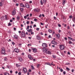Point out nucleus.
Wrapping results in <instances>:
<instances>
[{"mask_svg":"<svg viewBox=\"0 0 75 75\" xmlns=\"http://www.w3.org/2000/svg\"><path fill=\"white\" fill-rule=\"evenodd\" d=\"M47 50H46V49L44 48L43 50V52H44V53L46 52V54H50V55H51V51H48L47 52Z\"/></svg>","mask_w":75,"mask_h":75,"instance_id":"nucleus-1","label":"nucleus"},{"mask_svg":"<svg viewBox=\"0 0 75 75\" xmlns=\"http://www.w3.org/2000/svg\"><path fill=\"white\" fill-rule=\"evenodd\" d=\"M22 71L24 74H26L27 72V69L26 67H23Z\"/></svg>","mask_w":75,"mask_h":75,"instance_id":"nucleus-2","label":"nucleus"},{"mask_svg":"<svg viewBox=\"0 0 75 75\" xmlns=\"http://www.w3.org/2000/svg\"><path fill=\"white\" fill-rule=\"evenodd\" d=\"M29 28H30V26L29 25H28L27 26V28H26V30L28 31V33H31V32H33V30L31 29H30L29 30Z\"/></svg>","mask_w":75,"mask_h":75,"instance_id":"nucleus-3","label":"nucleus"},{"mask_svg":"<svg viewBox=\"0 0 75 75\" xmlns=\"http://www.w3.org/2000/svg\"><path fill=\"white\" fill-rule=\"evenodd\" d=\"M1 18V21H3V20H7V16H2Z\"/></svg>","mask_w":75,"mask_h":75,"instance_id":"nucleus-4","label":"nucleus"},{"mask_svg":"<svg viewBox=\"0 0 75 75\" xmlns=\"http://www.w3.org/2000/svg\"><path fill=\"white\" fill-rule=\"evenodd\" d=\"M25 33H24V32L23 31H22L21 33V37H25Z\"/></svg>","mask_w":75,"mask_h":75,"instance_id":"nucleus-5","label":"nucleus"},{"mask_svg":"<svg viewBox=\"0 0 75 75\" xmlns=\"http://www.w3.org/2000/svg\"><path fill=\"white\" fill-rule=\"evenodd\" d=\"M1 52L2 54H4L5 53V50L4 48L3 47L2 48V50H1Z\"/></svg>","mask_w":75,"mask_h":75,"instance_id":"nucleus-6","label":"nucleus"},{"mask_svg":"<svg viewBox=\"0 0 75 75\" xmlns=\"http://www.w3.org/2000/svg\"><path fill=\"white\" fill-rule=\"evenodd\" d=\"M32 50H33V52L35 53L37 52V50L35 48H33L32 49Z\"/></svg>","mask_w":75,"mask_h":75,"instance_id":"nucleus-7","label":"nucleus"},{"mask_svg":"<svg viewBox=\"0 0 75 75\" xmlns=\"http://www.w3.org/2000/svg\"><path fill=\"white\" fill-rule=\"evenodd\" d=\"M60 48L62 50H63V49H64V46L63 45H60Z\"/></svg>","mask_w":75,"mask_h":75,"instance_id":"nucleus-8","label":"nucleus"},{"mask_svg":"<svg viewBox=\"0 0 75 75\" xmlns=\"http://www.w3.org/2000/svg\"><path fill=\"white\" fill-rule=\"evenodd\" d=\"M13 38L14 39H18V36L17 35H14Z\"/></svg>","mask_w":75,"mask_h":75,"instance_id":"nucleus-9","label":"nucleus"},{"mask_svg":"<svg viewBox=\"0 0 75 75\" xmlns=\"http://www.w3.org/2000/svg\"><path fill=\"white\" fill-rule=\"evenodd\" d=\"M42 45L43 47H44V48H45V47H47V45L46 43H42Z\"/></svg>","mask_w":75,"mask_h":75,"instance_id":"nucleus-10","label":"nucleus"},{"mask_svg":"<svg viewBox=\"0 0 75 75\" xmlns=\"http://www.w3.org/2000/svg\"><path fill=\"white\" fill-rule=\"evenodd\" d=\"M16 11L15 10H13L12 12V16H14L16 14Z\"/></svg>","mask_w":75,"mask_h":75,"instance_id":"nucleus-11","label":"nucleus"},{"mask_svg":"<svg viewBox=\"0 0 75 75\" xmlns=\"http://www.w3.org/2000/svg\"><path fill=\"white\" fill-rule=\"evenodd\" d=\"M14 51L15 52L18 53V52H19V50L17 48H15L14 49Z\"/></svg>","mask_w":75,"mask_h":75,"instance_id":"nucleus-12","label":"nucleus"},{"mask_svg":"<svg viewBox=\"0 0 75 75\" xmlns=\"http://www.w3.org/2000/svg\"><path fill=\"white\" fill-rule=\"evenodd\" d=\"M36 38L37 40H41V38L39 35H37L36 36Z\"/></svg>","mask_w":75,"mask_h":75,"instance_id":"nucleus-13","label":"nucleus"},{"mask_svg":"<svg viewBox=\"0 0 75 75\" xmlns=\"http://www.w3.org/2000/svg\"><path fill=\"white\" fill-rule=\"evenodd\" d=\"M20 6H21L22 7H25V6H24V4H23L22 3H20Z\"/></svg>","mask_w":75,"mask_h":75,"instance_id":"nucleus-14","label":"nucleus"},{"mask_svg":"<svg viewBox=\"0 0 75 75\" xmlns=\"http://www.w3.org/2000/svg\"><path fill=\"white\" fill-rule=\"evenodd\" d=\"M56 35V37H57V38L59 39L60 38V35L59 34H55Z\"/></svg>","mask_w":75,"mask_h":75,"instance_id":"nucleus-15","label":"nucleus"},{"mask_svg":"<svg viewBox=\"0 0 75 75\" xmlns=\"http://www.w3.org/2000/svg\"><path fill=\"white\" fill-rule=\"evenodd\" d=\"M51 43L52 44H57V42H56L54 40H53L52 41Z\"/></svg>","mask_w":75,"mask_h":75,"instance_id":"nucleus-16","label":"nucleus"},{"mask_svg":"<svg viewBox=\"0 0 75 75\" xmlns=\"http://www.w3.org/2000/svg\"><path fill=\"white\" fill-rule=\"evenodd\" d=\"M28 57L30 59L32 60L33 59V57H32V56H31V55H28Z\"/></svg>","mask_w":75,"mask_h":75,"instance_id":"nucleus-17","label":"nucleus"},{"mask_svg":"<svg viewBox=\"0 0 75 75\" xmlns=\"http://www.w3.org/2000/svg\"><path fill=\"white\" fill-rule=\"evenodd\" d=\"M66 3H67V1L66 0H64L63 2L62 3V4L63 5H64Z\"/></svg>","mask_w":75,"mask_h":75,"instance_id":"nucleus-18","label":"nucleus"},{"mask_svg":"<svg viewBox=\"0 0 75 75\" xmlns=\"http://www.w3.org/2000/svg\"><path fill=\"white\" fill-rule=\"evenodd\" d=\"M43 3H44V4H46L47 0H43Z\"/></svg>","mask_w":75,"mask_h":75,"instance_id":"nucleus-19","label":"nucleus"},{"mask_svg":"<svg viewBox=\"0 0 75 75\" xmlns=\"http://www.w3.org/2000/svg\"><path fill=\"white\" fill-rule=\"evenodd\" d=\"M18 59L20 61H23V59L21 57H19Z\"/></svg>","mask_w":75,"mask_h":75,"instance_id":"nucleus-20","label":"nucleus"},{"mask_svg":"<svg viewBox=\"0 0 75 75\" xmlns=\"http://www.w3.org/2000/svg\"><path fill=\"white\" fill-rule=\"evenodd\" d=\"M25 7H26L27 8H29L30 6H29V5H28V4H27L25 5Z\"/></svg>","mask_w":75,"mask_h":75,"instance_id":"nucleus-21","label":"nucleus"},{"mask_svg":"<svg viewBox=\"0 0 75 75\" xmlns=\"http://www.w3.org/2000/svg\"><path fill=\"white\" fill-rule=\"evenodd\" d=\"M34 12H35V11H36V12H38L39 11L38 10V9L37 8H35L34 10Z\"/></svg>","mask_w":75,"mask_h":75,"instance_id":"nucleus-22","label":"nucleus"},{"mask_svg":"<svg viewBox=\"0 0 75 75\" xmlns=\"http://www.w3.org/2000/svg\"><path fill=\"white\" fill-rule=\"evenodd\" d=\"M72 20L73 21H74V23H75V17H73Z\"/></svg>","mask_w":75,"mask_h":75,"instance_id":"nucleus-23","label":"nucleus"},{"mask_svg":"<svg viewBox=\"0 0 75 75\" xmlns=\"http://www.w3.org/2000/svg\"><path fill=\"white\" fill-rule=\"evenodd\" d=\"M21 45H22L21 43H19V44H18V46L19 47H21Z\"/></svg>","mask_w":75,"mask_h":75,"instance_id":"nucleus-24","label":"nucleus"},{"mask_svg":"<svg viewBox=\"0 0 75 75\" xmlns=\"http://www.w3.org/2000/svg\"><path fill=\"white\" fill-rule=\"evenodd\" d=\"M20 10L21 11H24V8H21Z\"/></svg>","mask_w":75,"mask_h":75,"instance_id":"nucleus-25","label":"nucleus"},{"mask_svg":"<svg viewBox=\"0 0 75 75\" xmlns=\"http://www.w3.org/2000/svg\"><path fill=\"white\" fill-rule=\"evenodd\" d=\"M68 43L69 44H73V43L71 41H69L68 42Z\"/></svg>","mask_w":75,"mask_h":75,"instance_id":"nucleus-26","label":"nucleus"},{"mask_svg":"<svg viewBox=\"0 0 75 75\" xmlns=\"http://www.w3.org/2000/svg\"><path fill=\"white\" fill-rule=\"evenodd\" d=\"M4 75H10V74L6 72L4 73Z\"/></svg>","mask_w":75,"mask_h":75,"instance_id":"nucleus-27","label":"nucleus"},{"mask_svg":"<svg viewBox=\"0 0 75 75\" xmlns=\"http://www.w3.org/2000/svg\"><path fill=\"white\" fill-rule=\"evenodd\" d=\"M52 57L54 58H56V56H55V55H53Z\"/></svg>","mask_w":75,"mask_h":75,"instance_id":"nucleus-28","label":"nucleus"},{"mask_svg":"<svg viewBox=\"0 0 75 75\" xmlns=\"http://www.w3.org/2000/svg\"><path fill=\"white\" fill-rule=\"evenodd\" d=\"M40 4L41 5H43V2H42V0L40 1Z\"/></svg>","mask_w":75,"mask_h":75,"instance_id":"nucleus-29","label":"nucleus"},{"mask_svg":"<svg viewBox=\"0 0 75 75\" xmlns=\"http://www.w3.org/2000/svg\"><path fill=\"white\" fill-rule=\"evenodd\" d=\"M69 18L70 19H71V18H72V15H71L70 16H69Z\"/></svg>","mask_w":75,"mask_h":75,"instance_id":"nucleus-30","label":"nucleus"},{"mask_svg":"<svg viewBox=\"0 0 75 75\" xmlns=\"http://www.w3.org/2000/svg\"><path fill=\"white\" fill-rule=\"evenodd\" d=\"M31 67L32 69H35L34 67V66H33V65H32L31 66Z\"/></svg>","mask_w":75,"mask_h":75,"instance_id":"nucleus-31","label":"nucleus"},{"mask_svg":"<svg viewBox=\"0 0 75 75\" xmlns=\"http://www.w3.org/2000/svg\"><path fill=\"white\" fill-rule=\"evenodd\" d=\"M3 5V3L2 2H0V6H2Z\"/></svg>","mask_w":75,"mask_h":75,"instance_id":"nucleus-32","label":"nucleus"},{"mask_svg":"<svg viewBox=\"0 0 75 75\" xmlns=\"http://www.w3.org/2000/svg\"><path fill=\"white\" fill-rule=\"evenodd\" d=\"M40 64H37V68H39V67H40Z\"/></svg>","mask_w":75,"mask_h":75,"instance_id":"nucleus-33","label":"nucleus"},{"mask_svg":"<svg viewBox=\"0 0 75 75\" xmlns=\"http://www.w3.org/2000/svg\"><path fill=\"white\" fill-rule=\"evenodd\" d=\"M48 31L49 33H51V32H52V30L50 29H49Z\"/></svg>","mask_w":75,"mask_h":75,"instance_id":"nucleus-34","label":"nucleus"},{"mask_svg":"<svg viewBox=\"0 0 75 75\" xmlns=\"http://www.w3.org/2000/svg\"><path fill=\"white\" fill-rule=\"evenodd\" d=\"M48 38H52V37H51V35H49L48 36Z\"/></svg>","mask_w":75,"mask_h":75,"instance_id":"nucleus-35","label":"nucleus"},{"mask_svg":"<svg viewBox=\"0 0 75 75\" xmlns=\"http://www.w3.org/2000/svg\"><path fill=\"white\" fill-rule=\"evenodd\" d=\"M58 25L59 27H61V25L59 24H58Z\"/></svg>","mask_w":75,"mask_h":75,"instance_id":"nucleus-36","label":"nucleus"},{"mask_svg":"<svg viewBox=\"0 0 75 75\" xmlns=\"http://www.w3.org/2000/svg\"><path fill=\"white\" fill-rule=\"evenodd\" d=\"M68 38H69V39L70 40H71L72 39V38H71L70 37H68Z\"/></svg>","mask_w":75,"mask_h":75,"instance_id":"nucleus-37","label":"nucleus"},{"mask_svg":"<svg viewBox=\"0 0 75 75\" xmlns=\"http://www.w3.org/2000/svg\"><path fill=\"white\" fill-rule=\"evenodd\" d=\"M17 20H19V19H20V17H19L18 16H17Z\"/></svg>","mask_w":75,"mask_h":75,"instance_id":"nucleus-38","label":"nucleus"},{"mask_svg":"<svg viewBox=\"0 0 75 75\" xmlns=\"http://www.w3.org/2000/svg\"><path fill=\"white\" fill-rule=\"evenodd\" d=\"M71 41H73V42L75 41V39H74L73 38H72L71 39Z\"/></svg>","mask_w":75,"mask_h":75,"instance_id":"nucleus-39","label":"nucleus"},{"mask_svg":"<svg viewBox=\"0 0 75 75\" xmlns=\"http://www.w3.org/2000/svg\"><path fill=\"white\" fill-rule=\"evenodd\" d=\"M20 65H18V64H17L16 65V66L17 67H20Z\"/></svg>","mask_w":75,"mask_h":75,"instance_id":"nucleus-40","label":"nucleus"},{"mask_svg":"<svg viewBox=\"0 0 75 75\" xmlns=\"http://www.w3.org/2000/svg\"><path fill=\"white\" fill-rule=\"evenodd\" d=\"M28 51L29 52H31V50L30 49H29Z\"/></svg>","mask_w":75,"mask_h":75,"instance_id":"nucleus-41","label":"nucleus"},{"mask_svg":"<svg viewBox=\"0 0 75 75\" xmlns=\"http://www.w3.org/2000/svg\"><path fill=\"white\" fill-rule=\"evenodd\" d=\"M66 69H67V71H69V70H70V69H69L68 67L66 68Z\"/></svg>","mask_w":75,"mask_h":75,"instance_id":"nucleus-42","label":"nucleus"},{"mask_svg":"<svg viewBox=\"0 0 75 75\" xmlns=\"http://www.w3.org/2000/svg\"><path fill=\"white\" fill-rule=\"evenodd\" d=\"M7 58H5L4 59V61H7Z\"/></svg>","mask_w":75,"mask_h":75,"instance_id":"nucleus-43","label":"nucleus"},{"mask_svg":"<svg viewBox=\"0 0 75 75\" xmlns=\"http://www.w3.org/2000/svg\"><path fill=\"white\" fill-rule=\"evenodd\" d=\"M64 40H66V41H67V38L64 37Z\"/></svg>","mask_w":75,"mask_h":75,"instance_id":"nucleus-44","label":"nucleus"},{"mask_svg":"<svg viewBox=\"0 0 75 75\" xmlns=\"http://www.w3.org/2000/svg\"><path fill=\"white\" fill-rule=\"evenodd\" d=\"M31 33V35H34V32H32Z\"/></svg>","mask_w":75,"mask_h":75,"instance_id":"nucleus-45","label":"nucleus"},{"mask_svg":"<svg viewBox=\"0 0 75 75\" xmlns=\"http://www.w3.org/2000/svg\"><path fill=\"white\" fill-rule=\"evenodd\" d=\"M40 34L41 35H43V33H42V32H41L40 33Z\"/></svg>","mask_w":75,"mask_h":75,"instance_id":"nucleus-46","label":"nucleus"},{"mask_svg":"<svg viewBox=\"0 0 75 75\" xmlns=\"http://www.w3.org/2000/svg\"><path fill=\"white\" fill-rule=\"evenodd\" d=\"M26 23H27V24H29V23H30V22H29V21H28L26 22Z\"/></svg>","mask_w":75,"mask_h":75,"instance_id":"nucleus-47","label":"nucleus"},{"mask_svg":"<svg viewBox=\"0 0 75 75\" xmlns=\"http://www.w3.org/2000/svg\"><path fill=\"white\" fill-rule=\"evenodd\" d=\"M36 30L37 31H38V30H40V28H36Z\"/></svg>","mask_w":75,"mask_h":75,"instance_id":"nucleus-48","label":"nucleus"},{"mask_svg":"<svg viewBox=\"0 0 75 75\" xmlns=\"http://www.w3.org/2000/svg\"><path fill=\"white\" fill-rule=\"evenodd\" d=\"M18 74L19 75H21V72H19Z\"/></svg>","mask_w":75,"mask_h":75,"instance_id":"nucleus-49","label":"nucleus"},{"mask_svg":"<svg viewBox=\"0 0 75 75\" xmlns=\"http://www.w3.org/2000/svg\"><path fill=\"white\" fill-rule=\"evenodd\" d=\"M60 71H61V72H63V71H64V70L62 69H61Z\"/></svg>","mask_w":75,"mask_h":75,"instance_id":"nucleus-50","label":"nucleus"},{"mask_svg":"<svg viewBox=\"0 0 75 75\" xmlns=\"http://www.w3.org/2000/svg\"><path fill=\"white\" fill-rule=\"evenodd\" d=\"M11 23H8V26H9V25H11Z\"/></svg>","mask_w":75,"mask_h":75,"instance_id":"nucleus-51","label":"nucleus"},{"mask_svg":"<svg viewBox=\"0 0 75 75\" xmlns=\"http://www.w3.org/2000/svg\"><path fill=\"white\" fill-rule=\"evenodd\" d=\"M12 44H13V45H14V44H15V43H14V42H12Z\"/></svg>","mask_w":75,"mask_h":75,"instance_id":"nucleus-52","label":"nucleus"},{"mask_svg":"<svg viewBox=\"0 0 75 75\" xmlns=\"http://www.w3.org/2000/svg\"><path fill=\"white\" fill-rule=\"evenodd\" d=\"M34 21H37V19H34Z\"/></svg>","mask_w":75,"mask_h":75,"instance_id":"nucleus-53","label":"nucleus"},{"mask_svg":"<svg viewBox=\"0 0 75 75\" xmlns=\"http://www.w3.org/2000/svg\"><path fill=\"white\" fill-rule=\"evenodd\" d=\"M24 18H25V19H27V16H24Z\"/></svg>","mask_w":75,"mask_h":75,"instance_id":"nucleus-54","label":"nucleus"},{"mask_svg":"<svg viewBox=\"0 0 75 75\" xmlns=\"http://www.w3.org/2000/svg\"><path fill=\"white\" fill-rule=\"evenodd\" d=\"M10 22L12 23L13 22V20H12V19L10 20Z\"/></svg>","mask_w":75,"mask_h":75,"instance_id":"nucleus-55","label":"nucleus"},{"mask_svg":"<svg viewBox=\"0 0 75 75\" xmlns=\"http://www.w3.org/2000/svg\"><path fill=\"white\" fill-rule=\"evenodd\" d=\"M65 65H69V63H66Z\"/></svg>","mask_w":75,"mask_h":75,"instance_id":"nucleus-56","label":"nucleus"},{"mask_svg":"<svg viewBox=\"0 0 75 75\" xmlns=\"http://www.w3.org/2000/svg\"><path fill=\"white\" fill-rule=\"evenodd\" d=\"M74 69H72L71 70V72H74Z\"/></svg>","mask_w":75,"mask_h":75,"instance_id":"nucleus-57","label":"nucleus"},{"mask_svg":"<svg viewBox=\"0 0 75 75\" xmlns=\"http://www.w3.org/2000/svg\"><path fill=\"white\" fill-rule=\"evenodd\" d=\"M69 26H68L67 27V29H68V30H69Z\"/></svg>","mask_w":75,"mask_h":75,"instance_id":"nucleus-58","label":"nucleus"},{"mask_svg":"<svg viewBox=\"0 0 75 75\" xmlns=\"http://www.w3.org/2000/svg\"><path fill=\"white\" fill-rule=\"evenodd\" d=\"M66 74V72H65V71H63V74Z\"/></svg>","mask_w":75,"mask_h":75,"instance_id":"nucleus-59","label":"nucleus"},{"mask_svg":"<svg viewBox=\"0 0 75 75\" xmlns=\"http://www.w3.org/2000/svg\"><path fill=\"white\" fill-rule=\"evenodd\" d=\"M7 67L8 68L10 69V66H7Z\"/></svg>","mask_w":75,"mask_h":75,"instance_id":"nucleus-60","label":"nucleus"},{"mask_svg":"<svg viewBox=\"0 0 75 75\" xmlns=\"http://www.w3.org/2000/svg\"><path fill=\"white\" fill-rule=\"evenodd\" d=\"M40 24H41V25H44L43 23H40Z\"/></svg>","mask_w":75,"mask_h":75,"instance_id":"nucleus-61","label":"nucleus"},{"mask_svg":"<svg viewBox=\"0 0 75 75\" xmlns=\"http://www.w3.org/2000/svg\"><path fill=\"white\" fill-rule=\"evenodd\" d=\"M29 72H31V69L29 70Z\"/></svg>","mask_w":75,"mask_h":75,"instance_id":"nucleus-62","label":"nucleus"},{"mask_svg":"<svg viewBox=\"0 0 75 75\" xmlns=\"http://www.w3.org/2000/svg\"><path fill=\"white\" fill-rule=\"evenodd\" d=\"M16 6H18V4H16Z\"/></svg>","mask_w":75,"mask_h":75,"instance_id":"nucleus-63","label":"nucleus"},{"mask_svg":"<svg viewBox=\"0 0 75 75\" xmlns=\"http://www.w3.org/2000/svg\"><path fill=\"white\" fill-rule=\"evenodd\" d=\"M41 14H40V15H39V17H41Z\"/></svg>","mask_w":75,"mask_h":75,"instance_id":"nucleus-64","label":"nucleus"}]
</instances>
